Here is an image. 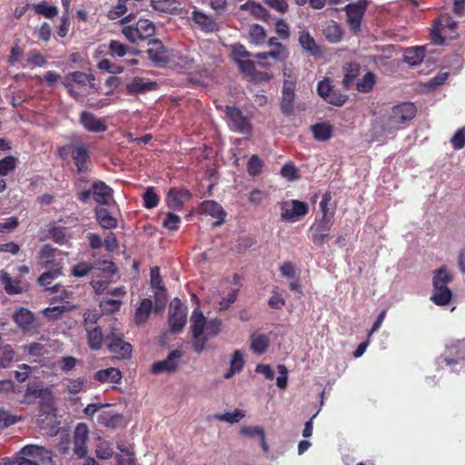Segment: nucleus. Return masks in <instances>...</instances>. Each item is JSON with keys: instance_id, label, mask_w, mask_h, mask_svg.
<instances>
[{"instance_id": "nucleus-1", "label": "nucleus", "mask_w": 465, "mask_h": 465, "mask_svg": "<svg viewBox=\"0 0 465 465\" xmlns=\"http://www.w3.org/2000/svg\"><path fill=\"white\" fill-rule=\"evenodd\" d=\"M417 114V107L411 102H404L392 106L381 121V129L386 134L404 129Z\"/></svg>"}, {"instance_id": "nucleus-2", "label": "nucleus", "mask_w": 465, "mask_h": 465, "mask_svg": "<svg viewBox=\"0 0 465 465\" xmlns=\"http://www.w3.org/2000/svg\"><path fill=\"white\" fill-rule=\"evenodd\" d=\"M105 342L108 351L119 360H128L132 357L133 346L124 341L123 331L115 325L110 328L105 336Z\"/></svg>"}, {"instance_id": "nucleus-3", "label": "nucleus", "mask_w": 465, "mask_h": 465, "mask_svg": "<svg viewBox=\"0 0 465 465\" xmlns=\"http://www.w3.org/2000/svg\"><path fill=\"white\" fill-rule=\"evenodd\" d=\"M39 265L45 271L54 272V274H62L64 267L63 253L50 244L42 246L39 252Z\"/></svg>"}, {"instance_id": "nucleus-4", "label": "nucleus", "mask_w": 465, "mask_h": 465, "mask_svg": "<svg viewBox=\"0 0 465 465\" xmlns=\"http://www.w3.org/2000/svg\"><path fill=\"white\" fill-rule=\"evenodd\" d=\"M122 33L129 42L136 43L153 36L155 33V26L148 19H140L135 25L124 26Z\"/></svg>"}, {"instance_id": "nucleus-5", "label": "nucleus", "mask_w": 465, "mask_h": 465, "mask_svg": "<svg viewBox=\"0 0 465 465\" xmlns=\"http://www.w3.org/2000/svg\"><path fill=\"white\" fill-rule=\"evenodd\" d=\"M224 112L229 126L232 131L247 136L252 135V124L238 107L227 105Z\"/></svg>"}, {"instance_id": "nucleus-6", "label": "nucleus", "mask_w": 465, "mask_h": 465, "mask_svg": "<svg viewBox=\"0 0 465 465\" xmlns=\"http://www.w3.org/2000/svg\"><path fill=\"white\" fill-rule=\"evenodd\" d=\"M334 220L319 218L309 228V237L317 247H322L330 236Z\"/></svg>"}, {"instance_id": "nucleus-7", "label": "nucleus", "mask_w": 465, "mask_h": 465, "mask_svg": "<svg viewBox=\"0 0 465 465\" xmlns=\"http://www.w3.org/2000/svg\"><path fill=\"white\" fill-rule=\"evenodd\" d=\"M187 318V311L186 307H184L179 298H174L171 303L169 308V326L170 331L173 333H177L181 331L185 323Z\"/></svg>"}, {"instance_id": "nucleus-8", "label": "nucleus", "mask_w": 465, "mask_h": 465, "mask_svg": "<svg viewBox=\"0 0 465 465\" xmlns=\"http://www.w3.org/2000/svg\"><path fill=\"white\" fill-rule=\"evenodd\" d=\"M367 0H358L351 3L344 7L347 15V22L351 29L354 32L360 30L362 17L367 9Z\"/></svg>"}, {"instance_id": "nucleus-9", "label": "nucleus", "mask_w": 465, "mask_h": 465, "mask_svg": "<svg viewBox=\"0 0 465 465\" xmlns=\"http://www.w3.org/2000/svg\"><path fill=\"white\" fill-rule=\"evenodd\" d=\"M298 43L302 51L313 58H321L324 54V50L319 45L312 34L304 29L298 33Z\"/></svg>"}, {"instance_id": "nucleus-10", "label": "nucleus", "mask_w": 465, "mask_h": 465, "mask_svg": "<svg viewBox=\"0 0 465 465\" xmlns=\"http://www.w3.org/2000/svg\"><path fill=\"white\" fill-rule=\"evenodd\" d=\"M182 356L183 353L180 351H172L165 360L155 361L153 363L150 370L151 373L157 375L164 372H175L176 370L178 369Z\"/></svg>"}, {"instance_id": "nucleus-11", "label": "nucleus", "mask_w": 465, "mask_h": 465, "mask_svg": "<svg viewBox=\"0 0 465 465\" xmlns=\"http://www.w3.org/2000/svg\"><path fill=\"white\" fill-rule=\"evenodd\" d=\"M71 158L76 167L78 174L87 173L91 163L90 152L87 146L83 143L75 142V146L72 151Z\"/></svg>"}, {"instance_id": "nucleus-12", "label": "nucleus", "mask_w": 465, "mask_h": 465, "mask_svg": "<svg viewBox=\"0 0 465 465\" xmlns=\"http://www.w3.org/2000/svg\"><path fill=\"white\" fill-rule=\"evenodd\" d=\"M79 123L89 133H104L107 130L104 119L99 118L88 111H82L80 113Z\"/></svg>"}, {"instance_id": "nucleus-13", "label": "nucleus", "mask_w": 465, "mask_h": 465, "mask_svg": "<svg viewBox=\"0 0 465 465\" xmlns=\"http://www.w3.org/2000/svg\"><path fill=\"white\" fill-rule=\"evenodd\" d=\"M444 362L448 366H465V341H459L447 348Z\"/></svg>"}, {"instance_id": "nucleus-14", "label": "nucleus", "mask_w": 465, "mask_h": 465, "mask_svg": "<svg viewBox=\"0 0 465 465\" xmlns=\"http://www.w3.org/2000/svg\"><path fill=\"white\" fill-rule=\"evenodd\" d=\"M295 85L296 82L292 80H285L283 82L281 100V111L285 115H291L293 113Z\"/></svg>"}, {"instance_id": "nucleus-15", "label": "nucleus", "mask_w": 465, "mask_h": 465, "mask_svg": "<svg viewBox=\"0 0 465 465\" xmlns=\"http://www.w3.org/2000/svg\"><path fill=\"white\" fill-rule=\"evenodd\" d=\"M147 54L149 59L156 65L163 66L168 63L167 50L160 40L153 39L148 43Z\"/></svg>"}, {"instance_id": "nucleus-16", "label": "nucleus", "mask_w": 465, "mask_h": 465, "mask_svg": "<svg viewBox=\"0 0 465 465\" xmlns=\"http://www.w3.org/2000/svg\"><path fill=\"white\" fill-rule=\"evenodd\" d=\"M191 197V193L186 189L171 188L167 193L166 204L171 210L180 211Z\"/></svg>"}, {"instance_id": "nucleus-17", "label": "nucleus", "mask_w": 465, "mask_h": 465, "mask_svg": "<svg viewBox=\"0 0 465 465\" xmlns=\"http://www.w3.org/2000/svg\"><path fill=\"white\" fill-rule=\"evenodd\" d=\"M157 83L144 80L140 76L134 77L125 85V93L129 95H137L156 89Z\"/></svg>"}, {"instance_id": "nucleus-18", "label": "nucleus", "mask_w": 465, "mask_h": 465, "mask_svg": "<svg viewBox=\"0 0 465 465\" xmlns=\"http://www.w3.org/2000/svg\"><path fill=\"white\" fill-rule=\"evenodd\" d=\"M268 45H275V50H271L269 52H262L255 54V57L260 60H265L269 57H272L278 61H282L287 57V50L286 47L280 43L276 37H271L268 41Z\"/></svg>"}, {"instance_id": "nucleus-19", "label": "nucleus", "mask_w": 465, "mask_h": 465, "mask_svg": "<svg viewBox=\"0 0 465 465\" xmlns=\"http://www.w3.org/2000/svg\"><path fill=\"white\" fill-rule=\"evenodd\" d=\"M201 213L211 215L217 219L215 225H221L225 219V212L222 205L214 201H203L200 205Z\"/></svg>"}, {"instance_id": "nucleus-20", "label": "nucleus", "mask_w": 465, "mask_h": 465, "mask_svg": "<svg viewBox=\"0 0 465 465\" xmlns=\"http://www.w3.org/2000/svg\"><path fill=\"white\" fill-rule=\"evenodd\" d=\"M93 197L100 204H108L112 196L113 189L103 181L94 182L92 185Z\"/></svg>"}, {"instance_id": "nucleus-21", "label": "nucleus", "mask_w": 465, "mask_h": 465, "mask_svg": "<svg viewBox=\"0 0 465 465\" xmlns=\"http://www.w3.org/2000/svg\"><path fill=\"white\" fill-rule=\"evenodd\" d=\"M292 208L283 209L282 212V219L287 222L295 221L296 218L304 216L309 212V206L305 202H301L299 200L292 201Z\"/></svg>"}, {"instance_id": "nucleus-22", "label": "nucleus", "mask_w": 465, "mask_h": 465, "mask_svg": "<svg viewBox=\"0 0 465 465\" xmlns=\"http://www.w3.org/2000/svg\"><path fill=\"white\" fill-rule=\"evenodd\" d=\"M324 38L331 44L339 43L343 36V30L341 26L335 21H327L322 30Z\"/></svg>"}, {"instance_id": "nucleus-23", "label": "nucleus", "mask_w": 465, "mask_h": 465, "mask_svg": "<svg viewBox=\"0 0 465 465\" xmlns=\"http://www.w3.org/2000/svg\"><path fill=\"white\" fill-rule=\"evenodd\" d=\"M207 320L200 310L199 305L191 316V331L193 338L203 336Z\"/></svg>"}, {"instance_id": "nucleus-24", "label": "nucleus", "mask_w": 465, "mask_h": 465, "mask_svg": "<svg viewBox=\"0 0 465 465\" xmlns=\"http://www.w3.org/2000/svg\"><path fill=\"white\" fill-rule=\"evenodd\" d=\"M86 338L89 348L92 351H98L102 349L105 337L100 326L86 329Z\"/></svg>"}, {"instance_id": "nucleus-25", "label": "nucleus", "mask_w": 465, "mask_h": 465, "mask_svg": "<svg viewBox=\"0 0 465 465\" xmlns=\"http://www.w3.org/2000/svg\"><path fill=\"white\" fill-rule=\"evenodd\" d=\"M122 378V372L118 369L113 367L104 370H100L96 371L94 374L95 381L101 383H119Z\"/></svg>"}, {"instance_id": "nucleus-26", "label": "nucleus", "mask_w": 465, "mask_h": 465, "mask_svg": "<svg viewBox=\"0 0 465 465\" xmlns=\"http://www.w3.org/2000/svg\"><path fill=\"white\" fill-rule=\"evenodd\" d=\"M250 340V348L256 354H263L269 348L270 339L266 334L253 332Z\"/></svg>"}, {"instance_id": "nucleus-27", "label": "nucleus", "mask_w": 465, "mask_h": 465, "mask_svg": "<svg viewBox=\"0 0 465 465\" xmlns=\"http://www.w3.org/2000/svg\"><path fill=\"white\" fill-rule=\"evenodd\" d=\"M47 392V390H44L37 382H32L27 385V388L24 393L22 403L32 404L36 399L43 397ZM48 394L50 392L48 391Z\"/></svg>"}, {"instance_id": "nucleus-28", "label": "nucleus", "mask_w": 465, "mask_h": 465, "mask_svg": "<svg viewBox=\"0 0 465 465\" xmlns=\"http://www.w3.org/2000/svg\"><path fill=\"white\" fill-rule=\"evenodd\" d=\"M153 302L150 299L144 298L141 301L134 313V322L142 325L147 322L151 314Z\"/></svg>"}, {"instance_id": "nucleus-29", "label": "nucleus", "mask_w": 465, "mask_h": 465, "mask_svg": "<svg viewBox=\"0 0 465 465\" xmlns=\"http://www.w3.org/2000/svg\"><path fill=\"white\" fill-rule=\"evenodd\" d=\"M98 223L104 229H114L117 227V220L111 215L104 207H96L94 210Z\"/></svg>"}, {"instance_id": "nucleus-30", "label": "nucleus", "mask_w": 465, "mask_h": 465, "mask_svg": "<svg viewBox=\"0 0 465 465\" xmlns=\"http://www.w3.org/2000/svg\"><path fill=\"white\" fill-rule=\"evenodd\" d=\"M244 359L242 353L239 350H235L232 355L230 368L224 373V379H231L235 373H239L244 367Z\"/></svg>"}, {"instance_id": "nucleus-31", "label": "nucleus", "mask_w": 465, "mask_h": 465, "mask_svg": "<svg viewBox=\"0 0 465 465\" xmlns=\"http://www.w3.org/2000/svg\"><path fill=\"white\" fill-rule=\"evenodd\" d=\"M240 8L241 10L249 11L255 18L263 21H267L270 16V13L265 7L252 0L247 1Z\"/></svg>"}, {"instance_id": "nucleus-32", "label": "nucleus", "mask_w": 465, "mask_h": 465, "mask_svg": "<svg viewBox=\"0 0 465 465\" xmlns=\"http://www.w3.org/2000/svg\"><path fill=\"white\" fill-rule=\"evenodd\" d=\"M192 19L205 32H213L216 28V23L213 18L203 12L194 10L192 13Z\"/></svg>"}, {"instance_id": "nucleus-33", "label": "nucleus", "mask_w": 465, "mask_h": 465, "mask_svg": "<svg viewBox=\"0 0 465 465\" xmlns=\"http://www.w3.org/2000/svg\"><path fill=\"white\" fill-rule=\"evenodd\" d=\"M313 138L316 141L325 142L332 135V126L329 123H318L311 126Z\"/></svg>"}, {"instance_id": "nucleus-34", "label": "nucleus", "mask_w": 465, "mask_h": 465, "mask_svg": "<svg viewBox=\"0 0 465 465\" xmlns=\"http://www.w3.org/2000/svg\"><path fill=\"white\" fill-rule=\"evenodd\" d=\"M425 56V48L423 46L411 47L405 50L404 61L409 64L415 66L420 64Z\"/></svg>"}, {"instance_id": "nucleus-35", "label": "nucleus", "mask_w": 465, "mask_h": 465, "mask_svg": "<svg viewBox=\"0 0 465 465\" xmlns=\"http://www.w3.org/2000/svg\"><path fill=\"white\" fill-rule=\"evenodd\" d=\"M13 319L20 328L28 330L35 321V316L28 309L21 308L14 314Z\"/></svg>"}, {"instance_id": "nucleus-36", "label": "nucleus", "mask_w": 465, "mask_h": 465, "mask_svg": "<svg viewBox=\"0 0 465 465\" xmlns=\"http://www.w3.org/2000/svg\"><path fill=\"white\" fill-rule=\"evenodd\" d=\"M64 81L78 84L85 86L89 84L91 87L94 85V76L91 74H85L84 72L75 71L69 73L65 77Z\"/></svg>"}, {"instance_id": "nucleus-37", "label": "nucleus", "mask_w": 465, "mask_h": 465, "mask_svg": "<svg viewBox=\"0 0 465 465\" xmlns=\"http://www.w3.org/2000/svg\"><path fill=\"white\" fill-rule=\"evenodd\" d=\"M360 64L357 63H350L345 68V74L342 80V84L346 90H350L351 84L360 74Z\"/></svg>"}, {"instance_id": "nucleus-38", "label": "nucleus", "mask_w": 465, "mask_h": 465, "mask_svg": "<svg viewBox=\"0 0 465 465\" xmlns=\"http://www.w3.org/2000/svg\"><path fill=\"white\" fill-rule=\"evenodd\" d=\"M1 282L4 285L5 292L9 295L19 294L23 292L20 282L11 278L7 272L1 275Z\"/></svg>"}, {"instance_id": "nucleus-39", "label": "nucleus", "mask_w": 465, "mask_h": 465, "mask_svg": "<svg viewBox=\"0 0 465 465\" xmlns=\"http://www.w3.org/2000/svg\"><path fill=\"white\" fill-rule=\"evenodd\" d=\"M17 354L10 345H5L0 349V368L6 369L14 361H17Z\"/></svg>"}, {"instance_id": "nucleus-40", "label": "nucleus", "mask_w": 465, "mask_h": 465, "mask_svg": "<svg viewBox=\"0 0 465 465\" xmlns=\"http://www.w3.org/2000/svg\"><path fill=\"white\" fill-rule=\"evenodd\" d=\"M376 83V76L372 72H367L356 83V89L360 93H369L372 90Z\"/></svg>"}, {"instance_id": "nucleus-41", "label": "nucleus", "mask_w": 465, "mask_h": 465, "mask_svg": "<svg viewBox=\"0 0 465 465\" xmlns=\"http://www.w3.org/2000/svg\"><path fill=\"white\" fill-rule=\"evenodd\" d=\"M61 274H54V272L45 271L38 278V283L45 287V290H50L52 292H58L60 284L52 285V282Z\"/></svg>"}, {"instance_id": "nucleus-42", "label": "nucleus", "mask_w": 465, "mask_h": 465, "mask_svg": "<svg viewBox=\"0 0 465 465\" xmlns=\"http://www.w3.org/2000/svg\"><path fill=\"white\" fill-rule=\"evenodd\" d=\"M35 14L43 15L46 18L53 19L58 15V8L55 5H49L46 2L35 4L33 6Z\"/></svg>"}, {"instance_id": "nucleus-43", "label": "nucleus", "mask_w": 465, "mask_h": 465, "mask_svg": "<svg viewBox=\"0 0 465 465\" xmlns=\"http://www.w3.org/2000/svg\"><path fill=\"white\" fill-rule=\"evenodd\" d=\"M48 232L51 239L59 245L66 244L70 239L65 227L54 226Z\"/></svg>"}, {"instance_id": "nucleus-44", "label": "nucleus", "mask_w": 465, "mask_h": 465, "mask_svg": "<svg viewBox=\"0 0 465 465\" xmlns=\"http://www.w3.org/2000/svg\"><path fill=\"white\" fill-rule=\"evenodd\" d=\"M46 58L45 56L38 50L36 49H31L26 54V63L27 65L31 67L35 66H44L46 64Z\"/></svg>"}, {"instance_id": "nucleus-45", "label": "nucleus", "mask_w": 465, "mask_h": 465, "mask_svg": "<svg viewBox=\"0 0 465 465\" xmlns=\"http://www.w3.org/2000/svg\"><path fill=\"white\" fill-rule=\"evenodd\" d=\"M245 416L242 410L236 409L233 412L218 413L214 415V419L221 421H226L233 424L237 423Z\"/></svg>"}, {"instance_id": "nucleus-46", "label": "nucleus", "mask_w": 465, "mask_h": 465, "mask_svg": "<svg viewBox=\"0 0 465 465\" xmlns=\"http://www.w3.org/2000/svg\"><path fill=\"white\" fill-rule=\"evenodd\" d=\"M452 299V292L450 290H443V291H433L432 295L430 296V301L439 306H446L448 305Z\"/></svg>"}, {"instance_id": "nucleus-47", "label": "nucleus", "mask_w": 465, "mask_h": 465, "mask_svg": "<svg viewBox=\"0 0 465 465\" xmlns=\"http://www.w3.org/2000/svg\"><path fill=\"white\" fill-rule=\"evenodd\" d=\"M122 304L120 300L103 298L100 302V308L104 313L112 314L118 312Z\"/></svg>"}, {"instance_id": "nucleus-48", "label": "nucleus", "mask_w": 465, "mask_h": 465, "mask_svg": "<svg viewBox=\"0 0 465 465\" xmlns=\"http://www.w3.org/2000/svg\"><path fill=\"white\" fill-rule=\"evenodd\" d=\"M453 277L450 273H449L444 266L440 267L434 272V276L432 279V285L439 286L440 285H447L451 282Z\"/></svg>"}, {"instance_id": "nucleus-49", "label": "nucleus", "mask_w": 465, "mask_h": 465, "mask_svg": "<svg viewBox=\"0 0 465 465\" xmlns=\"http://www.w3.org/2000/svg\"><path fill=\"white\" fill-rule=\"evenodd\" d=\"M249 35L251 41L255 45H262L266 38V31L263 26L260 25H253L250 28Z\"/></svg>"}, {"instance_id": "nucleus-50", "label": "nucleus", "mask_w": 465, "mask_h": 465, "mask_svg": "<svg viewBox=\"0 0 465 465\" xmlns=\"http://www.w3.org/2000/svg\"><path fill=\"white\" fill-rule=\"evenodd\" d=\"M17 165V158L8 155L0 160V176H5L13 172Z\"/></svg>"}, {"instance_id": "nucleus-51", "label": "nucleus", "mask_w": 465, "mask_h": 465, "mask_svg": "<svg viewBox=\"0 0 465 465\" xmlns=\"http://www.w3.org/2000/svg\"><path fill=\"white\" fill-rule=\"evenodd\" d=\"M21 453L27 457L44 458L45 455H50L51 452L42 446L26 445L21 450Z\"/></svg>"}, {"instance_id": "nucleus-52", "label": "nucleus", "mask_w": 465, "mask_h": 465, "mask_svg": "<svg viewBox=\"0 0 465 465\" xmlns=\"http://www.w3.org/2000/svg\"><path fill=\"white\" fill-rule=\"evenodd\" d=\"M143 206L146 209H153L159 204L160 197L155 193L153 187H148L143 193Z\"/></svg>"}, {"instance_id": "nucleus-53", "label": "nucleus", "mask_w": 465, "mask_h": 465, "mask_svg": "<svg viewBox=\"0 0 465 465\" xmlns=\"http://www.w3.org/2000/svg\"><path fill=\"white\" fill-rule=\"evenodd\" d=\"M286 304L285 299L279 292L278 287H274L272 294L268 301V305L272 309L282 310Z\"/></svg>"}, {"instance_id": "nucleus-54", "label": "nucleus", "mask_w": 465, "mask_h": 465, "mask_svg": "<svg viewBox=\"0 0 465 465\" xmlns=\"http://www.w3.org/2000/svg\"><path fill=\"white\" fill-rule=\"evenodd\" d=\"M281 175L288 181H295L300 178L298 169L292 162H288L282 167Z\"/></svg>"}, {"instance_id": "nucleus-55", "label": "nucleus", "mask_w": 465, "mask_h": 465, "mask_svg": "<svg viewBox=\"0 0 465 465\" xmlns=\"http://www.w3.org/2000/svg\"><path fill=\"white\" fill-rule=\"evenodd\" d=\"M221 327H222V321L217 318L211 319L210 321H207L206 326H205L206 332L203 334V336L205 338H207L208 340L210 338L215 337L216 335L219 334V332L221 331Z\"/></svg>"}, {"instance_id": "nucleus-56", "label": "nucleus", "mask_w": 465, "mask_h": 465, "mask_svg": "<svg viewBox=\"0 0 465 465\" xmlns=\"http://www.w3.org/2000/svg\"><path fill=\"white\" fill-rule=\"evenodd\" d=\"M108 50L112 56L124 57L127 54V46L118 40H111Z\"/></svg>"}, {"instance_id": "nucleus-57", "label": "nucleus", "mask_w": 465, "mask_h": 465, "mask_svg": "<svg viewBox=\"0 0 465 465\" xmlns=\"http://www.w3.org/2000/svg\"><path fill=\"white\" fill-rule=\"evenodd\" d=\"M263 166L262 161L257 154H252L247 163V172L251 176L258 175Z\"/></svg>"}, {"instance_id": "nucleus-58", "label": "nucleus", "mask_w": 465, "mask_h": 465, "mask_svg": "<svg viewBox=\"0 0 465 465\" xmlns=\"http://www.w3.org/2000/svg\"><path fill=\"white\" fill-rule=\"evenodd\" d=\"M348 100V95L341 94L340 91L333 89L330 96L325 97V102L335 105V106H342Z\"/></svg>"}, {"instance_id": "nucleus-59", "label": "nucleus", "mask_w": 465, "mask_h": 465, "mask_svg": "<svg viewBox=\"0 0 465 465\" xmlns=\"http://www.w3.org/2000/svg\"><path fill=\"white\" fill-rule=\"evenodd\" d=\"M94 265L86 262H80L73 266L72 275L77 278L86 276L92 270Z\"/></svg>"}, {"instance_id": "nucleus-60", "label": "nucleus", "mask_w": 465, "mask_h": 465, "mask_svg": "<svg viewBox=\"0 0 465 465\" xmlns=\"http://www.w3.org/2000/svg\"><path fill=\"white\" fill-rule=\"evenodd\" d=\"M101 315L96 311L87 310L84 312V330L96 327Z\"/></svg>"}, {"instance_id": "nucleus-61", "label": "nucleus", "mask_w": 465, "mask_h": 465, "mask_svg": "<svg viewBox=\"0 0 465 465\" xmlns=\"http://www.w3.org/2000/svg\"><path fill=\"white\" fill-rule=\"evenodd\" d=\"M180 223V216L172 212H169L167 213L166 217L163 222V226L170 231H176L179 229Z\"/></svg>"}, {"instance_id": "nucleus-62", "label": "nucleus", "mask_w": 465, "mask_h": 465, "mask_svg": "<svg viewBox=\"0 0 465 465\" xmlns=\"http://www.w3.org/2000/svg\"><path fill=\"white\" fill-rule=\"evenodd\" d=\"M96 455L101 460H108L113 457L114 450L112 444L108 441L101 442L96 449Z\"/></svg>"}, {"instance_id": "nucleus-63", "label": "nucleus", "mask_w": 465, "mask_h": 465, "mask_svg": "<svg viewBox=\"0 0 465 465\" xmlns=\"http://www.w3.org/2000/svg\"><path fill=\"white\" fill-rule=\"evenodd\" d=\"M88 438V428L84 423H79L74 430V444H85Z\"/></svg>"}, {"instance_id": "nucleus-64", "label": "nucleus", "mask_w": 465, "mask_h": 465, "mask_svg": "<svg viewBox=\"0 0 465 465\" xmlns=\"http://www.w3.org/2000/svg\"><path fill=\"white\" fill-rule=\"evenodd\" d=\"M450 143L455 150H460L465 147V129L461 128L455 132L450 139Z\"/></svg>"}]
</instances>
